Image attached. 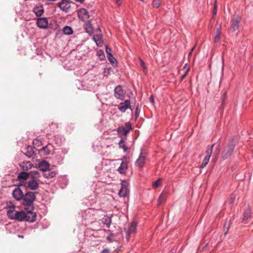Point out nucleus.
<instances>
[{
    "label": "nucleus",
    "mask_w": 253,
    "mask_h": 253,
    "mask_svg": "<svg viewBox=\"0 0 253 253\" xmlns=\"http://www.w3.org/2000/svg\"><path fill=\"white\" fill-rule=\"evenodd\" d=\"M120 0H116V3H117V4H118V5H120V4H121V3H120Z\"/></svg>",
    "instance_id": "3c124183"
},
{
    "label": "nucleus",
    "mask_w": 253,
    "mask_h": 253,
    "mask_svg": "<svg viewBox=\"0 0 253 253\" xmlns=\"http://www.w3.org/2000/svg\"><path fill=\"white\" fill-rule=\"evenodd\" d=\"M84 28L86 33L91 34L93 32V28L90 21H87L84 25Z\"/></svg>",
    "instance_id": "6ab92c4d"
},
{
    "label": "nucleus",
    "mask_w": 253,
    "mask_h": 253,
    "mask_svg": "<svg viewBox=\"0 0 253 253\" xmlns=\"http://www.w3.org/2000/svg\"><path fill=\"white\" fill-rule=\"evenodd\" d=\"M106 51L108 54V56L110 55L111 54V49L108 46H106Z\"/></svg>",
    "instance_id": "79ce46f5"
},
{
    "label": "nucleus",
    "mask_w": 253,
    "mask_h": 253,
    "mask_svg": "<svg viewBox=\"0 0 253 253\" xmlns=\"http://www.w3.org/2000/svg\"><path fill=\"white\" fill-rule=\"evenodd\" d=\"M131 129V124L129 123H127L125 125V127L121 126L118 127V132L120 135H126Z\"/></svg>",
    "instance_id": "39448f33"
},
{
    "label": "nucleus",
    "mask_w": 253,
    "mask_h": 253,
    "mask_svg": "<svg viewBox=\"0 0 253 253\" xmlns=\"http://www.w3.org/2000/svg\"><path fill=\"white\" fill-rule=\"evenodd\" d=\"M127 168V164L123 162L122 163L120 167L118 168V170L120 172V173L123 174L126 172Z\"/></svg>",
    "instance_id": "393cba45"
},
{
    "label": "nucleus",
    "mask_w": 253,
    "mask_h": 253,
    "mask_svg": "<svg viewBox=\"0 0 253 253\" xmlns=\"http://www.w3.org/2000/svg\"><path fill=\"white\" fill-rule=\"evenodd\" d=\"M137 223L135 221L131 222L130 226L128 227L126 231L127 236L132 233H135L136 230Z\"/></svg>",
    "instance_id": "f3484780"
},
{
    "label": "nucleus",
    "mask_w": 253,
    "mask_h": 253,
    "mask_svg": "<svg viewBox=\"0 0 253 253\" xmlns=\"http://www.w3.org/2000/svg\"><path fill=\"white\" fill-rule=\"evenodd\" d=\"M121 188L119 191V195L120 197H125L128 193L127 186L128 183L126 181H123L121 184Z\"/></svg>",
    "instance_id": "0eeeda50"
},
{
    "label": "nucleus",
    "mask_w": 253,
    "mask_h": 253,
    "mask_svg": "<svg viewBox=\"0 0 253 253\" xmlns=\"http://www.w3.org/2000/svg\"><path fill=\"white\" fill-rule=\"evenodd\" d=\"M214 145V144H213L211 146L208 147L207 148V149L206 152V155L205 156L206 157H207L209 158H211V156L212 153V150H213V147Z\"/></svg>",
    "instance_id": "bb28decb"
},
{
    "label": "nucleus",
    "mask_w": 253,
    "mask_h": 253,
    "mask_svg": "<svg viewBox=\"0 0 253 253\" xmlns=\"http://www.w3.org/2000/svg\"><path fill=\"white\" fill-rule=\"evenodd\" d=\"M22 167V169L25 171L28 170L30 169L31 168V164L30 162H26L25 163H23V165L21 166Z\"/></svg>",
    "instance_id": "c756f323"
},
{
    "label": "nucleus",
    "mask_w": 253,
    "mask_h": 253,
    "mask_svg": "<svg viewBox=\"0 0 253 253\" xmlns=\"http://www.w3.org/2000/svg\"><path fill=\"white\" fill-rule=\"evenodd\" d=\"M31 172L28 173L25 171H22L20 172L17 177L19 180L23 179L24 180H27L28 178H31Z\"/></svg>",
    "instance_id": "aec40b11"
},
{
    "label": "nucleus",
    "mask_w": 253,
    "mask_h": 253,
    "mask_svg": "<svg viewBox=\"0 0 253 253\" xmlns=\"http://www.w3.org/2000/svg\"><path fill=\"white\" fill-rule=\"evenodd\" d=\"M108 59L112 63H114L115 62H116V59L113 57L112 54H110V55L108 56Z\"/></svg>",
    "instance_id": "58836bf2"
},
{
    "label": "nucleus",
    "mask_w": 253,
    "mask_h": 253,
    "mask_svg": "<svg viewBox=\"0 0 253 253\" xmlns=\"http://www.w3.org/2000/svg\"><path fill=\"white\" fill-rule=\"evenodd\" d=\"M130 107V100L128 99L126 100L124 102H121L118 105V109L122 112H125L127 109Z\"/></svg>",
    "instance_id": "1a4fd4ad"
},
{
    "label": "nucleus",
    "mask_w": 253,
    "mask_h": 253,
    "mask_svg": "<svg viewBox=\"0 0 253 253\" xmlns=\"http://www.w3.org/2000/svg\"><path fill=\"white\" fill-rule=\"evenodd\" d=\"M139 60H140V65L142 67V68L143 69L144 71H145V70H146V67L145 65V63L140 58Z\"/></svg>",
    "instance_id": "a19ab883"
},
{
    "label": "nucleus",
    "mask_w": 253,
    "mask_h": 253,
    "mask_svg": "<svg viewBox=\"0 0 253 253\" xmlns=\"http://www.w3.org/2000/svg\"><path fill=\"white\" fill-rule=\"evenodd\" d=\"M49 167V164L45 161H43L39 164V168L42 171H45Z\"/></svg>",
    "instance_id": "5701e85b"
},
{
    "label": "nucleus",
    "mask_w": 253,
    "mask_h": 253,
    "mask_svg": "<svg viewBox=\"0 0 253 253\" xmlns=\"http://www.w3.org/2000/svg\"><path fill=\"white\" fill-rule=\"evenodd\" d=\"M36 198L35 193L28 192L24 195L23 205L25 207V210H29V211H33L34 210L33 202Z\"/></svg>",
    "instance_id": "7ed1b4c3"
},
{
    "label": "nucleus",
    "mask_w": 253,
    "mask_h": 253,
    "mask_svg": "<svg viewBox=\"0 0 253 253\" xmlns=\"http://www.w3.org/2000/svg\"><path fill=\"white\" fill-rule=\"evenodd\" d=\"M16 211H12V212L11 211H7V214L8 218L10 219H15V216H16L15 213H16Z\"/></svg>",
    "instance_id": "2f4dec72"
},
{
    "label": "nucleus",
    "mask_w": 253,
    "mask_h": 253,
    "mask_svg": "<svg viewBox=\"0 0 253 253\" xmlns=\"http://www.w3.org/2000/svg\"><path fill=\"white\" fill-rule=\"evenodd\" d=\"M220 153V149L219 148H217L215 150V152H214V154L216 155V156H218L219 155Z\"/></svg>",
    "instance_id": "49530a36"
},
{
    "label": "nucleus",
    "mask_w": 253,
    "mask_h": 253,
    "mask_svg": "<svg viewBox=\"0 0 253 253\" xmlns=\"http://www.w3.org/2000/svg\"><path fill=\"white\" fill-rule=\"evenodd\" d=\"M210 159V158H207V157H205V158L204 159L203 162H202V163L201 164V165L200 166V168H205L206 166V165L208 164V163H209Z\"/></svg>",
    "instance_id": "72a5a7b5"
},
{
    "label": "nucleus",
    "mask_w": 253,
    "mask_h": 253,
    "mask_svg": "<svg viewBox=\"0 0 253 253\" xmlns=\"http://www.w3.org/2000/svg\"><path fill=\"white\" fill-rule=\"evenodd\" d=\"M150 101L152 103H154V98H153V96H151L150 97Z\"/></svg>",
    "instance_id": "8fccbe9b"
},
{
    "label": "nucleus",
    "mask_w": 253,
    "mask_h": 253,
    "mask_svg": "<svg viewBox=\"0 0 253 253\" xmlns=\"http://www.w3.org/2000/svg\"><path fill=\"white\" fill-rule=\"evenodd\" d=\"M31 177L27 182L25 183L24 181H20L19 185H23L26 188L31 190H36L39 188V184L38 180L40 177V173L37 171H31Z\"/></svg>",
    "instance_id": "f257e3e1"
},
{
    "label": "nucleus",
    "mask_w": 253,
    "mask_h": 253,
    "mask_svg": "<svg viewBox=\"0 0 253 253\" xmlns=\"http://www.w3.org/2000/svg\"><path fill=\"white\" fill-rule=\"evenodd\" d=\"M101 222L104 224H106L107 227L109 228L111 223V219L110 217L108 216H105L102 218Z\"/></svg>",
    "instance_id": "a878e982"
},
{
    "label": "nucleus",
    "mask_w": 253,
    "mask_h": 253,
    "mask_svg": "<svg viewBox=\"0 0 253 253\" xmlns=\"http://www.w3.org/2000/svg\"><path fill=\"white\" fill-rule=\"evenodd\" d=\"M52 149L53 146L51 144H48L40 150L39 152L41 154V155L44 156L48 155L50 153Z\"/></svg>",
    "instance_id": "2eb2a0df"
},
{
    "label": "nucleus",
    "mask_w": 253,
    "mask_h": 253,
    "mask_svg": "<svg viewBox=\"0 0 253 253\" xmlns=\"http://www.w3.org/2000/svg\"><path fill=\"white\" fill-rule=\"evenodd\" d=\"M161 184V180L160 179H158L157 180L155 181L153 183V187L154 188H156L158 187H159Z\"/></svg>",
    "instance_id": "e433bc0d"
},
{
    "label": "nucleus",
    "mask_w": 253,
    "mask_h": 253,
    "mask_svg": "<svg viewBox=\"0 0 253 253\" xmlns=\"http://www.w3.org/2000/svg\"><path fill=\"white\" fill-rule=\"evenodd\" d=\"M125 90H123L121 85H118L114 90V95L117 99L123 100L126 94Z\"/></svg>",
    "instance_id": "20e7f679"
},
{
    "label": "nucleus",
    "mask_w": 253,
    "mask_h": 253,
    "mask_svg": "<svg viewBox=\"0 0 253 253\" xmlns=\"http://www.w3.org/2000/svg\"><path fill=\"white\" fill-rule=\"evenodd\" d=\"M110 251L109 249H105L102 251L101 253H110Z\"/></svg>",
    "instance_id": "de8ad7c7"
},
{
    "label": "nucleus",
    "mask_w": 253,
    "mask_h": 253,
    "mask_svg": "<svg viewBox=\"0 0 253 253\" xmlns=\"http://www.w3.org/2000/svg\"><path fill=\"white\" fill-rule=\"evenodd\" d=\"M15 211V206H9V207L8 210H7V211H11L12 212V211Z\"/></svg>",
    "instance_id": "c03bdc74"
},
{
    "label": "nucleus",
    "mask_w": 253,
    "mask_h": 253,
    "mask_svg": "<svg viewBox=\"0 0 253 253\" xmlns=\"http://www.w3.org/2000/svg\"><path fill=\"white\" fill-rule=\"evenodd\" d=\"M34 149L35 148L32 146H28L26 151L24 153L25 155L29 158L33 157L35 154Z\"/></svg>",
    "instance_id": "412c9836"
},
{
    "label": "nucleus",
    "mask_w": 253,
    "mask_h": 253,
    "mask_svg": "<svg viewBox=\"0 0 253 253\" xmlns=\"http://www.w3.org/2000/svg\"><path fill=\"white\" fill-rule=\"evenodd\" d=\"M139 0L141 1H144V0Z\"/></svg>",
    "instance_id": "6e6d98bb"
},
{
    "label": "nucleus",
    "mask_w": 253,
    "mask_h": 253,
    "mask_svg": "<svg viewBox=\"0 0 253 253\" xmlns=\"http://www.w3.org/2000/svg\"><path fill=\"white\" fill-rule=\"evenodd\" d=\"M12 196L17 201H20L23 199L24 194L20 188L17 187L13 191Z\"/></svg>",
    "instance_id": "6e6552de"
},
{
    "label": "nucleus",
    "mask_w": 253,
    "mask_h": 253,
    "mask_svg": "<svg viewBox=\"0 0 253 253\" xmlns=\"http://www.w3.org/2000/svg\"><path fill=\"white\" fill-rule=\"evenodd\" d=\"M58 5L62 10L65 12L68 11L71 8L70 3L67 0H62L61 2L58 3Z\"/></svg>",
    "instance_id": "9b49d317"
},
{
    "label": "nucleus",
    "mask_w": 253,
    "mask_h": 253,
    "mask_svg": "<svg viewBox=\"0 0 253 253\" xmlns=\"http://www.w3.org/2000/svg\"><path fill=\"white\" fill-rule=\"evenodd\" d=\"M215 2H216V1H215ZM216 12H217L216 5V4L215 3L214 4V9H213V15H215L216 14Z\"/></svg>",
    "instance_id": "a18cd8bd"
},
{
    "label": "nucleus",
    "mask_w": 253,
    "mask_h": 253,
    "mask_svg": "<svg viewBox=\"0 0 253 253\" xmlns=\"http://www.w3.org/2000/svg\"><path fill=\"white\" fill-rule=\"evenodd\" d=\"M27 211V213L26 214L25 220L29 222H34L36 219L37 214L35 212L32 211H29V210H26Z\"/></svg>",
    "instance_id": "ddd939ff"
},
{
    "label": "nucleus",
    "mask_w": 253,
    "mask_h": 253,
    "mask_svg": "<svg viewBox=\"0 0 253 253\" xmlns=\"http://www.w3.org/2000/svg\"><path fill=\"white\" fill-rule=\"evenodd\" d=\"M188 72L189 69H187L185 71V73L181 77V81H182L185 78Z\"/></svg>",
    "instance_id": "37998d69"
},
{
    "label": "nucleus",
    "mask_w": 253,
    "mask_h": 253,
    "mask_svg": "<svg viewBox=\"0 0 253 253\" xmlns=\"http://www.w3.org/2000/svg\"><path fill=\"white\" fill-rule=\"evenodd\" d=\"M77 2H83L84 0H75Z\"/></svg>",
    "instance_id": "603ef678"
},
{
    "label": "nucleus",
    "mask_w": 253,
    "mask_h": 253,
    "mask_svg": "<svg viewBox=\"0 0 253 253\" xmlns=\"http://www.w3.org/2000/svg\"><path fill=\"white\" fill-rule=\"evenodd\" d=\"M223 66H224V59L222 58L221 59V68L222 71H223Z\"/></svg>",
    "instance_id": "09e8293b"
},
{
    "label": "nucleus",
    "mask_w": 253,
    "mask_h": 253,
    "mask_svg": "<svg viewBox=\"0 0 253 253\" xmlns=\"http://www.w3.org/2000/svg\"><path fill=\"white\" fill-rule=\"evenodd\" d=\"M18 237L23 238L24 237L22 235H18Z\"/></svg>",
    "instance_id": "864d4df0"
},
{
    "label": "nucleus",
    "mask_w": 253,
    "mask_h": 253,
    "mask_svg": "<svg viewBox=\"0 0 253 253\" xmlns=\"http://www.w3.org/2000/svg\"><path fill=\"white\" fill-rule=\"evenodd\" d=\"M235 199V196L234 195H232L228 200V203L229 204H233Z\"/></svg>",
    "instance_id": "ea45409f"
},
{
    "label": "nucleus",
    "mask_w": 253,
    "mask_h": 253,
    "mask_svg": "<svg viewBox=\"0 0 253 253\" xmlns=\"http://www.w3.org/2000/svg\"><path fill=\"white\" fill-rule=\"evenodd\" d=\"M15 219L18 221H22L25 219L26 213L23 211H16Z\"/></svg>",
    "instance_id": "a211bd4d"
},
{
    "label": "nucleus",
    "mask_w": 253,
    "mask_h": 253,
    "mask_svg": "<svg viewBox=\"0 0 253 253\" xmlns=\"http://www.w3.org/2000/svg\"><path fill=\"white\" fill-rule=\"evenodd\" d=\"M220 28H221V26H219V27L217 28L216 29V35L214 37V42H218L220 39V35H221Z\"/></svg>",
    "instance_id": "cd10ccee"
},
{
    "label": "nucleus",
    "mask_w": 253,
    "mask_h": 253,
    "mask_svg": "<svg viewBox=\"0 0 253 253\" xmlns=\"http://www.w3.org/2000/svg\"><path fill=\"white\" fill-rule=\"evenodd\" d=\"M102 39V35L101 34H96L94 35L93 40L94 42L97 43V42L101 41Z\"/></svg>",
    "instance_id": "f704fd0d"
},
{
    "label": "nucleus",
    "mask_w": 253,
    "mask_h": 253,
    "mask_svg": "<svg viewBox=\"0 0 253 253\" xmlns=\"http://www.w3.org/2000/svg\"><path fill=\"white\" fill-rule=\"evenodd\" d=\"M37 26L43 29H45L48 27V22L46 18H39L37 20Z\"/></svg>",
    "instance_id": "423d86ee"
},
{
    "label": "nucleus",
    "mask_w": 253,
    "mask_h": 253,
    "mask_svg": "<svg viewBox=\"0 0 253 253\" xmlns=\"http://www.w3.org/2000/svg\"><path fill=\"white\" fill-rule=\"evenodd\" d=\"M238 143L237 137H233L229 141L227 146L222 152V159L226 160L230 157L234 149L235 146Z\"/></svg>",
    "instance_id": "f03ea898"
},
{
    "label": "nucleus",
    "mask_w": 253,
    "mask_h": 253,
    "mask_svg": "<svg viewBox=\"0 0 253 253\" xmlns=\"http://www.w3.org/2000/svg\"><path fill=\"white\" fill-rule=\"evenodd\" d=\"M55 175V173L53 171L47 172L43 174V176L46 178H50L54 177Z\"/></svg>",
    "instance_id": "473e14b6"
},
{
    "label": "nucleus",
    "mask_w": 253,
    "mask_h": 253,
    "mask_svg": "<svg viewBox=\"0 0 253 253\" xmlns=\"http://www.w3.org/2000/svg\"><path fill=\"white\" fill-rule=\"evenodd\" d=\"M119 146L120 148H123L125 151H126L127 148L124 144V141L121 139L119 142Z\"/></svg>",
    "instance_id": "4c0bfd02"
},
{
    "label": "nucleus",
    "mask_w": 253,
    "mask_h": 253,
    "mask_svg": "<svg viewBox=\"0 0 253 253\" xmlns=\"http://www.w3.org/2000/svg\"><path fill=\"white\" fill-rule=\"evenodd\" d=\"M193 49H194V47L192 49L191 51L190 52V53H189L190 54H191Z\"/></svg>",
    "instance_id": "5fc2aeb1"
},
{
    "label": "nucleus",
    "mask_w": 253,
    "mask_h": 253,
    "mask_svg": "<svg viewBox=\"0 0 253 253\" xmlns=\"http://www.w3.org/2000/svg\"><path fill=\"white\" fill-rule=\"evenodd\" d=\"M162 0H153L152 5L154 8H159L162 4Z\"/></svg>",
    "instance_id": "7c9ffc66"
},
{
    "label": "nucleus",
    "mask_w": 253,
    "mask_h": 253,
    "mask_svg": "<svg viewBox=\"0 0 253 253\" xmlns=\"http://www.w3.org/2000/svg\"><path fill=\"white\" fill-rule=\"evenodd\" d=\"M33 11L37 17H40L43 14L44 10L42 5L38 4L34 7Z\"/></svg>",
    "instance_id": "4468645a"
},
{
    "label": "nucleus",
    "mask_w": 253,
    "mask_h": 253,
    "mask_svg": "<svg viewBox=\"0 0 253 253\" xmlns=\"http://www.w3.org/2000/svg\"><path fill=\"white\" fill-rule=\"evenodd\" d=\"M251 215V209L250 207H248L243 214V221L246 222V221L249 218Z\"/></svg>",
    "instance_id": "4be33fe9"
},
{
    "label": "nucleus",
    "mask_w": 253,
    "mask_h": 253,
    "mask_svg": "<svg viewBox=\"0 0 253 253\" xmlns=\"http://www.w3.org/2000/svg\"><path fill=\"white\" fill-rule=\"evenodd\" d=\"M240 21L241 18L240 17H236L233 19L231 25L230 30L233 32H235L238 30Z\"/></svg>",
    "instance_id": "dca6fc26"
},
{
    "label": "nucleus",
    "mask_w": 253,
    "mask_h": 253,
    "mask_svg": "<svg viewBox=\"0 0 253 253\" xmlns=\"http://www.w3.org/2000/svg\"><path fill=\"white\" fill-rule=\"evenodd\" d=\"M146 155L143 153H141L139 158L135 162V165L139 168H142L145 163Z\"/></svg>",
    "instance_id": "f8f14e48"
},
{
    "label": "nucleus",
    "mask_w": 253,
    "mask_h": 253,
    "mask_svg": "<svg viewBox=\"0 0 253 253\" xmlns=\"http://www.w3.org/2000/svg\"><path fill=\"white\" fill-rule=\"evenodd\" d=\"M167 197V194L165 192H163L158 199V205H160L165 202Z\"/></svg>",
    "instance_id": "b1692460"
},
{
    "label": "nucleus",
    "mask_w": 253,
    "mask_h": 253,
    "mask_svg": "<svg viewBox=\"0 0 253 253\" xmlns=\"http://www.w3.org/2000/svg\"><path fill=\"white\" fill-rule=\"evenodd\" d=\"M63 31L65 35H68L72 34L73 32L72 28L69 26L65 27L63 28Z\"/></svg>",
    "instance_id": "c85d7f7f"
},
{
    "label": "nucleus",
    "mask_w": 253,
    "mask_h": 253,
    "mask_svg": "<svg viewBox=\"0 0 253 253\" xmlns=\"http://www.w3.org/2000/svg\"><path fill=\"white\" fill-rule=\"evenodd\" d=\"M78 17L81 20L84 21L89 18L87 11L84 8H81L78 11Z\"/></svg>",
    "instance_id": "9d476101"
},
{
    "label": "nucleus",
    "mask_w": 253,
    "mask_h": 253,
    "mask_svg": "<svg viewBox=\"0 0 253 253\" xmlns=\"http://www.w3.org/2000/svg\"><path fill=\"white\" fill-rule=\"evenodd\" d=\"M33 143L34 146L39 147L42 144V142L38 139H35L33 140Z\"/></svg>",
    "instance_id": "c9c22d12"
}]
</instances>
